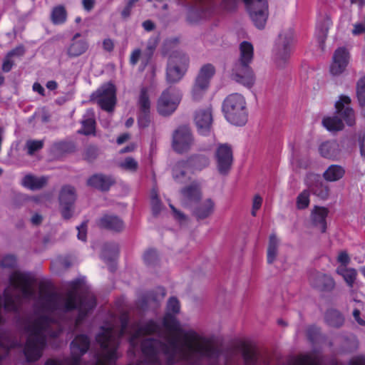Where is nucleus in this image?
<instances>
[{"mask_svg":"<svg viewBox=\"0 0 365 365\" xmlns=\"http://www.w3.org/2000/svg\"><path fill=\"white\" fill-rule=\"evenodd\" d=\"M128 326V319L124 317L120 319L118 329L111 324L101 327L96 340L101 351L95 354L93 365H115L120 338L125 334ZM90 346L91 339L86 334H78L70 344L71 358L48 359L44 365H80L81 356L87 353Z\"/></svg>","mask_w":365,"mask_h":365,"instance_id":"obj_1","label":"nucleus"},{"mask_svg":"<svg viewBox=\"0 0 365 365\" xmlns=\"http://www.w3.org/2000/svg\"><path fill=\"white\" fill-rule=\"evenodd\" d=\"M33 319L31 316L23 320L24 329L28 334L24 354L28 362L38 361L47 344V338H56L63 331L60 323L54 318L44 314L37 315Z\"/></svg>","mask_w":365,"mask_h":365,"instance_id":"obj_2","label":"nucleus"},{"mask_svg":"<svg viewBox=\"0 0 365 365\" xmlns=\"http://www.w3.org/2000/svg\"><path fill=\"white\" fill-rule=\"evenodd\" d=\"M185 347H188L186 342L182 346L175 337H169L166 342L155 338H147L140 344L142 353L146 359L145 365H162L160 352L166 356V365H174L178 361L192 365L188 361V357L183 354Z\"/></svg>","mask_w":365,"mask_h":365,"instance_id":"obj_3","label":"nucleus"},{"mask_svg":"<svg viewBox=\"0 0 365 365\" xmlns=\"http://www.w3.org/2000/svg\"><path fill=\"white\" fill-rule=\"evenodd\" d=\"M163 325L168 331L178 334V336L173 337L179 340L180 346L186 342L188 347L184 349L183 354L188 357L189 363L192 365H199L205 356V338L200 336L194 331L182 329L176 317L169 312L165 314Z\"/></svg>","mask_w":365,"mask_h":365,"instance_id":"obj_4","label":"nucleus"},{"mask_svg":"<svg viewBox=\"0 0 365 365\" xmlns=\"http://www.w3.org/2000/svg\"><path fill=\"white\" fill-rule=\"evenodd\" d=\"M67 299L62 304L58 295L51 292L45 295L46 304L53 311H61L64 313L77 309L78 313L75 320L76 326L79 325L87 317L88 314L96 306V299L93 295L78 296L73 292H68Z\"/></svg>","mask_w":365,"mask_h":365,"instance_id":"obj_5","label":"nucleus"},{"mask_svg":"<svg viewBox=\"0 0 365 365\" xmlns=\"http://www.w3.org/2000/svg\"><path fill=\"white\" fill-rule=\"evenodd\" d=\"M212 120L211 108H207V138L209 137V148L213 150L217 169L221 174H227L233 163V151L227 143H217L214 135L211 133L209 125Z\"/></svg>","mask_w":365,"mask_h":365,"instance_id":"obj_6","label":"nucleus"},{"mask_svg":"<svg viewBox=\"0 0 365 365\" xmlns=\"http://www.w3.org/2000/svg\"><path fill=\"white\" fill-rule=\"evenodd\" d=\"M222 111L227 122L236 126L245 125L248 120L245 98L240 93L228 95L223 101Z\"/></svg>","mask_w":365,"mask_h":365,"instance_id":"obj_7","label":"nucleus"},{"mask_svg":"<svg viewBox=\"0 0 365 365\" xmlns=\"http://www.w3.org/2000/svg\"><path fill=\"white\" fill-rule=\"evenodd\" d=\"M219 2L220 6L227 10L233 9L237 0H207V4ZM246 4L250 18L255 25L259 28L264 27L268 17V7L266 0H243Z\"/></svg>","mask_w":365,"mask_h":365,"instance_id":"obj_8","label":"nucleus"},{"mask_svg":"<svg viewBox=\"0 0 365 365\" xmlns=\"http://www.w3.org/2000/svg\"><path fill=\"white\" fill-rule=\"evenodd\" d=\"M189 66L188 56L180 51L170 54L166 68V80L168 83H176L185 76Z\"/></svg>","mask_w":365,"mask_h":365,"instance_id":"obj_9","label":"nucleus"},{"mask_svg":"<svg viewBox=\"0 0 365 365\" xmlns=\"http://www.w3.org/2000/svg\"><path fill=\"white\" fill-rule=\"evenodd\" d=\"M182 195V205L188 209L192 210L193 215L197 220L205 218V208L204 206H198L201 200L202 194L200 187L196 183L182 188L181 190Z\"/></svg>","mask_w":365,"mask_h":365,"instance_id":"obj_10","label":"nucleus"},{"mask_svg":"<svg viewBox=\"0 0 365 365\" xmlns=\"http://www.w3.org/2000/svg\"><path fill=\"white\" fill-rule=\"evenodd\" d=\"M35 280V277L31 272L20 270L12 272L9 277L10 285L14 289L20 291L25 299H30L34 297L35 293L32 289V285Z\"/></svg>","mask_w":365,"mask_h":365,"instance_id":"obj_11","label":"nucleus"},{"mask_svg":"<svg viewBox=\"0 0 365 365\" xmlns=\"http://www.w3.org/2000/svg\"><path fill=\"white\" fill-rule=\"evenodd\" d=\"M182 99L180 90L169 87L163 91L158 98L157 110L162 116H170L178 108Z\"/></svg>","mask_w":365,"mask_h":365,"instance_id":"obj_12","label":"nucleus"},{"mask_svg":"<svg viewBox=\"0 0 365 365\" xmlns=\"http://www.w3.org/2000/svg\"><path fill=\"white\" fill-rule=\"evenodd\" d=\"M91 101H96L103 110L111 112L116 104V89L112 83H106L91 93Z\"/></svg>","mask_w":365,"mask_h":365,"instance_id":"obj_13","label":"nucleus"},{"mask_svg":"<svg viewBox=\"0 0 365 365\" xmlns=\"http://www.w3.org/2000/svg\"><path fill=\"white\" fill-rule=\"evenodd\" d=\"M294 43V34L292 29L282 31L277 40L274 55L278 62H284L290 56Z\"/></svg>","mask_w":365,"mask_h":365,"instance_id":"obj_14","label":"nucleus"},{"mask_svg":"<svg viewBox=\"0 0 365 365\" xmlns=\"http://www.w3.org/2000/svg\"><path fill=\"white\" fill-rule=\"evenodd\" d=\"M193 140L190 128L187 125H180L173 133L172 148L177 153L182 154L190 150Z\"/></svg>","mask_w":365,"mask_h":365,"instance_id":"obj_15","label":"nucleus"},{"mask_svg":"<svg viewBox=\"0 0 365 365\" xmlns=\"http://www.w3.org/2000/svg\"><path fill=\"white\" fill-rule=\"evenodd\" d=\"M76 200L75 188L71 185L63 186L58 196L59 210L63 220H70L74 212Z\"/></svg>","mask_w":365,"mask_h":365,"instance_id":"obj_16","label":"nucleus"},{"mask_svg":"<svg viewBox=\"0 0 365 365\" xmlns=\"http://www.w3.org/2000/svg\"><path fill=\"white\" fill-rule=\"evenodd\" d=\"M329 210L325 207L314 206L307 220V227L313 228L317 232L324 233L327 228V217Z\"/></svg>","mask_w":365,"mask_h":365,"instance_id":"obj_17","label":"nucleus"},{"mask_svg":"<svg viewBox=\"0 0 365 365\" xmlns=\"http://www.w3.org/2000/svg\"><path fill=\"white\" fill-rule=\"evenodd\" d=\"M161 329L160 325L153 319H150L142 324L137 326L136 329L129 336L130 346L135 349L138 344V339L143 335L153 334H160Z\"/></svg>","mask_w":365,"mask_h":365,"instance_id":"obj_18","label":"nucleus"},{"mask_svg":"<svg viewBox=\"0 0 365 365\" xmlns=\"http://www.w3.org/2000/svg\"><path fill=\"white\" fill-rule=\"evenodd\" d=\"M97 226L101 230L119 233L124 230L123 220L115 215L104 214L96 221Z\"/></svg>","mask_w":365,"mask_h":365,"instance_id":"obj_19","label":"nucleus"},{"mask_svg":"<svg viewBox=\"0 0 365 365\" xmlns=\"http://www.w3.org/2000/svg\"><path fill=\"white\" fill-rule=\"evenodd\" d=\"M231 76L233 80L247 88H251L255 84V74L248 66L235 64Z\"/></svg>","mask_w":365,"mask_h":365,"instance_id":"obj_20","label":"nucleus"},{"mask_svg":"<svg viewBox=\"0 0 365 365\" xmlns=\"http://www.w3.org/2000/svg\"><path fill=\"white\" fill-rule=\"evenodd\" d=\"M221 339L219 337H207V365H217L221 358L225 357L221 346Z\"/></svg>","mask_w":365,"mask_h":365,"instance_id":"obj_21","label":"nucleus"},{"mask_svg":"<svg viewBox=\"0 0 365 365\" xmlns=\"http://www.w3.org/2000/svg\"><path fill=\"white\" fill-rule=\"evenodd\" d=\"M115 183V179L113 176L103 173H95L86 182L88 186L101 192H108Z\"/></svg>","mask_w":365,"mask_h":365,"instance_id":"obj_22","label":"nucleus"},{"mask_svg":"<svg viewBox=\"0 0 365 365\" xmlns=\"http://www.w3.org/2000/svg\"><path fill=\"white\" fill-rule=\"evenodd\" d=\"M342 146L335 140H327L321 143L318 148L319 155L326 159L338 160L341 157Z\"/></svg>","mask_w":365,"mask_h":365,"instance_id":"obj_23","label":"nucleus"},{"mask_svg":"<svg viewBox=\"0 0 365 365\" xmlns=\"http://www.w3.org/2000/svg\"><path fill=\"white\" fill-rule=\"evenodd\" d=\"M349 59V53L344 48L336 49L333 56V61L330 66V72L332 75L338 76L342 73L348 65Z\"/></svg>","mask_w":365,"mask_h":365,"instance_id":"obj_24","label":"nucleus"},{"mask_svg":"<svg viewBox=\"0 0 365 365\" xmlns=\"http://www.w3.org/2000/svg\"><path fill=\"white\" fill-rule=\"evenodd\" d=\"M351 100L348 96H342L336 103L337 115H340L348 125H352L355 122L353 110L350 107Z\"/></svg>","mask_w":365,"mask_h":365,"instance_id":"obj_25","label":"nucleus"},{"mask_svg":"<svg viewBox=\"0 0 365 365\" xmlns=\"http://www.w3.org/2000/svg\"><path fill=\"white\" fill-rule=\"evenodd\" d=\"M205 92V64L202 65L195 78L192 88L191 95L194 101L198 102L203 98Z\"/></svg>","mask_w":365,"mask_h":365,"instance_id":"obj_26","label":"nucleus"},{"mask_svg":"<svg viewBox=\"0 0 365 365\" xmlns=\"http://www.w3.org/2000/svg\"><path fill=\"white\" fill-rule=\"evenodd\" d=\"M88 43L86 39L71 41L66 48V54L71 58L78 57L83 54L88 48Z\"/></svg>","mask_w":365,"mask_h":365,"instance_id":"obj_27","label":"nucleus"},{"mask_svg":"<svg viewBox=\"0 0 365 365\" xmlns=\"http://www.w3.org/2000/svg\"><path fill=\"white\" fill-rule=\"evenodd\" d=\"M47 183V178L44 176L36 177L32 175H25L21 185L31 190H38L43 188Z\"/></svg>","mask_w":365,"mask_h":365,"instance_id":"obj_28","label":"nucleus"},{"mask_svg":"<svg viewBox=\"0 0 365 365\" xmlns=\"http://www.w3.org/2000/svg\"><path fill=\"white\" fill-rule=\"evenodd\" d=\"M118 244L114 242H106L103 246L101 258L106 262H113L118 256Z\"/></svg>","mask_w":365,"mask_h":365,"instance_id":"obj_29","label":"nucleus"},{"mask_svg":"<svg viewBox=\"0 0 365 365\" xmlns=\"http://www.w3.org/2000/svg\"><path fill=\"white\" fill-rule=\"evenodd\" d=\"M318 176L316 175H310L306 180V184L309 189L312 190L315 195L322 199H327L329 194V190L327 186L323 185L322 182H317L316 186L314 187L311 180L316 181Z\"/></svg>","mask_w":365,"mask_h":365,"instance_id":"obj_30","label":"nucleus"},{"mask_svg":"<svg viewBox=\"0 0 365 365\" xmlns=\"http://www.w3.org/2000/svg\"><path fill=\"white\" fill-rule=\"evenodd\" d=\"M345 172L344 168L341 165H331L323 173V177L328 182H336L343 178Z\"/></svg>","mask_w":365,"mask_h":365,"instance_id":"obj_31","label":"nucleus"},{"mask_svg":"<svg viewBox=\"0 0 365 365\" xmlns=\"http://www.w3.org/2000/svg\"><path fill=\"white\" fill-rule=\"evenodd\" d=\"M205 160L204 155L194 154L190 155L186 160L179 162V165H181L184 168L201 170L204 168Z\"/></svg>","mask_w":365,"mask_h":365,"instance_id":"obj_32","label":"nucleus"},{"mask_svg":"<svg viewBox=\"0 0 365 365\" xmlns=\"http://www.w3.org/2000/svg\"><path fill=\"white\" fill-rule=\"evenodd\" d=\"M279 245V239L274 235H270L267 250V263L272 264L276 261L278 255Z\"/></svg>","mask_w":365,"mask_h":365,"instance_id":"obj_33","label":"nucleus"},{"mask_svg":"<svg viewBox=\"0 0 365 365\" xmlns=\"http://www.w3.org/2000/svg\"><path fill=\"white\" fill-rule=\"evenodd\" d=\"M240 62L237 64L248 66L253 57V46L247 42L243 41L240 46Z\"/></svg>","mask_w":365,"mask_h":365,"instance_id":"obj_34","label":"nucleus"},{"mask_svg":"<svg viewBox=\"0 0 365 365\" xmlns=\"http://www.w3.org/2000/svg\"><path fill=\"white\" fill-rule=\"evenodd\" d=\"M336 272L343 277L349 287L353 288L357 276L356 269L347 267H337Z\"/></svg>","mask_w":365,"mask_h":365,"instance_id":"obj_35","label":"nucleus"},{"mask_svg":"<svg viewBox=\"0 0 365 365\" xmlns=\"http://www.w3.org/2000/svg\"><path fill=\"white\" fill-rule=\"evenodd\" d=\"M51 20L54 25L63 24L67 20V11L63 5L53 8L51 13Z\"/></svg>","mask_w":365,"mask_h":365,"instance_id":"obj_36","label":"nucleus"},{"mask_svg":"<svg viewBox=\"0 0 365 365\" xmlns=\"http://www.w3.org/2000/svg\"><path fill=\"white\" fill-rule=\"evenodd\" d=\"M322 124L329 131H338L344 128L342 120L337 115L325 116L322 120Z\"/></svg>","mask_w":365,"mask_h":365,"instance_id":"obj_37","label":"nucleus"},{"mask_svg":"<svg viewBox=\"0 0 365 365\" xmlns=\"http://www.w3.org/2000/svg\"><path fill=\"white\" fill-rule=\"evenodd\" d=\"M51 150L57 155L72 153L75 150V145L72 142L61 140L53 143Z\"/></svg>","mask_w":365,"mask_h":365,"instance_id":"obj_38","label":"nucleus"},{"mask_svg":"<svg viewBox=\"0 0 365 365\" xmlns=\"http://www.w3.org/2000/svg\"><path fill=\"white\" fill-rule=\"evenodd\" d=\"M138 106L139 107L140 112L150 111V101L148 95V91L146 87H143L140 89Z\"/></svg>","mask_w":365,"mask_h":365,"instance_id":"obj_39","label":"nucleus"},{"mask_svg":"<svg viewBox=\"0 0 365 365\" xmlns=\"http://www.w3.org/2000/svg\"><path fill=\"white\" fill-rule=\"evenodd\" d=\"M194 122L197 127L198 133L205 135V109H199L195 112Z\"/></svg>","mask_w":365,"mask_h":365,"instance_id":"obj_40","label":"nucleus"},{"mask_svg":"<svg viewBox=\"0 0 365 365\" xmlns=\"http://www.w3.org/2000/svg\"><path fill=\"white\" fill-rule=\"evenodd\" d=\"M82 128L78 130L79 134L90 135H94L96 131V120L93 118L87 117L82 122Z\"/></svg>","mask_w":365,"mask_h":365,"instance_id":"obj_41","label":"nucleus"},{"mask_svg":"<svg viewBox=\"0 0 365 365\" xmlns=\"http://www.w3.org/2000/svg\"><path fill=\"white\" fill-rule=\"evenodd\" d=\"M310 189H306L300 192L296 198V207L298 210L307 208L310 203Z\"/></svg>","mask_w":365,"mask_h":365,"instance_id":"obj_42","label":"nucleus"},{"mask_svg":"<svg viewBox=\"0 0 365 365\" xmlns=\"http://www.w3.org/2000/svg\"><path fill=\"white\" fill-rule=\"evenodd\" d=\"M4 308L7 312L14 313H18L19 310L14 296L6 290L4 292Z\"/></svg>","mask_w":365,"mask_h":365,"instance_id":"obj_43","label":"nucleus"},{"mask_svg":"<svg viewBox=\"0 0 365 365\" xmlns=\"http://www.w3.org/2000/svg\"><path fill=\"white\" fill-rule=\"evenodd\" d=\"M205 11L203 9L192 8L189 9L187 16V21L190 24H197L203 18Z\"/></svg>","mask_w":365,"mask_h":365,"instance_id":"obj_44","label":"nucleus"},{"mask_svg":"<svg viewBox=\"0 0 365 365\" xmlns=\"http://www.w3.org/2000/svg\"><path fill=\"white\" fill-rule=\"evenodd\" d=\"M241 346L245 364L247 365H253L256 360L255 353L244 342L241 344Z\"/></svg>","mask_w":365,"mask_h":365,"instance_id":"obj_45","label":"nucleus"},{"mask_svg":"<svg viewBox=\"0 0 365 365\" xmlns=\"http://www.w3.org/2000/svg\"><path fill=\"white\" fill-rule=\"evenodd\" d=\"M263 204V197L259 194L255 193L251 199V215L253 217L257 216L258 211L261 209Z\"/></svg>","mask_w":365,"mask_h":365,"instance_id":"obj_46","label":"nucleus"},{"mask_svg":"<svg viewBox=\"0 0 365 365\" xmlns=\"http://www.w3.org/2000/svg\"><path fill=\"white\" fill-rule=\"evenodd\" d=\"M143 259L147 265H155L158 260L157 251L155 249H148L143 255Z\"/></svg>","mask_w":365,"mask_h":365,"instance_id":"obj_47","label":"nucleus"},{"mask_svg":"<svg viewBox=\"0 0 365 365\" xmlns=\"http://www.w3.org/2000/svg\"><path fill=\"white\" fill-rule=\"evenodd\" d=\"M289 365H321L318 359L312 356H302Z\"/></svg>","mask_w":365,"mask_h":365,"instance_id":"obj_48","label":"nucleus"},{"mask_svg":"<svg viewBox=\"0 0 365 365\" xmlns=\"http://www.w3.org/2000/svg\"><path fill=\"white\" fill-rule=\"evenodd\" d=\"M27 153L29 155H33L35 152L41 150L43 146V141L39 140H29L26 143Z\"/></svg>","mask_w":365,"mask_h":365,"instance_id":"obj_49","label":"nucleus"},{"mask_svg":"<svg viewBox=\"0 0 365 365\" xmlns=\"http://www.w3.org/2000/svg\"><path fill=\"white\" fill-rule=\"evenodd\" d=\"M180 302L177 297H171L167 304V312L171 313L175 315L180 312Z\"/></svg>","mask_w":365,"mask_h":365,"instance_id":"obj_50","label":"nucleus"},{"mask_svg":"<svg viewBox=\"0 0 365 365\" xmlns=\"http://www.w3.org/2000/svg\"><path fill=\"white\" fill-rule=\"evenodd\" d=\"M327 320L332 326H339L343 322V318L336 311H331L327 315Z\"/></svg>","mask_w":365,"mask_h":365,"instance_id":"obj_51","label":"nucleus"},{"mask_svg":"<svg viewBox=\"0 0 365 365\" xmlns=\"http://www.w3.org/2000/svg\"><path fill=\"white\" fill-rule=\"evenodd\" d=\"M356 93L360 105L365 103V77L359 81L357 83Z\"/></svg>","mask_w":365,"mask_h":365,"instance_id":"obj_52","label":"nucleus"},{"mask_svg":"<svg viewBox=\"0 0 365 365\" xmlns=\"http://www.w3.org/2000/svg\"><path fill=\"white\" fill-rule=\"evenodd\" d=\"M150 123V111L140 112L138 116V124L140 128H145L149 126Z\"/></svg>","mask_w":365,"mask_h":365,"instance_id":"obj_53","label":"nucleus"},{"mask_svg":"<svg viewBox=\"0 0 365 365\" xmlns=\"http://www.w3.org/2000/svg\"><path fill=\"white\" fill-rule=\"evenodd\" d=\"M120 167L130 171H136L138 167V162L131 157H127L124 161L120 163Z\"/></svg>","mask_w":365,"mask_h":365,"instance_id":"obj_54","label":"nucleus"},{"mask_svg":"<svg viewBox=\"0 0 365 365\" xmlns=\"http://www.w3.org/2000/svg\"><path fill=\"white\" fill-rule=\"evenodd\" d=\"M155 49V45L152 43H148L146 48V51L143 53L142 56V64H143V66H146L148 63L149 61L150 60L153 52Z\"/></svg>","mask_w":365,"mask_h":365,"instance_id":"obj_55","label":"nucleus"},{"mask_svg":"<svg viewBox=\"0 0 365 365\" xmlns=\"http://www.w3.org/2000/svg\"><path fill=\"white\" fill-rule=\"evenodd\" d=\"M98 155V149L94 145L88 146L85 150V158L88 162H93Z\"/></svg>","mask_w":365,"mask_h":365,"instance_id":"obj_56","label":"nucleus"},{"mask_svg":"<svg viewBox=\"0 0 365 365\" xmlns=\"http://www.w3.org/2000/svg\"><path fill=\"white\" fill-rule=\"evenodd\" d=\"M16 265V259L14 255H6L1 261V266L4 268H14Z\"/></svg>","mask_w":365,"mask_h":365,"instance_id":"obj_57","label":"nucleus"},{"mask_svg":"<svg viewBox=\"0 0 365 365\" xmlns=\"http://www.w3.org/2000/svg\"><path fill=\"white\" fill-rule=\"evenodd\" d=\"M151 207L153 215L156 217L158 216L161 210H162V202L159 197H154L153 199H150Z\"/></svg>","mask_w":365,"mask_h":365,"instance_id":"obj_58","label":"nucleus"},{"mask_svg":"<svg viewBox=\"0 0 365 365\" xmlns=\"http://www.w3.org/2000/svg\"><path fill=\"white\" fill-rule=\"evenodd\" d=\"M25 52L26 50L24 46L21 44L9 51L6 54L8 55V57L11 58L13 56L21 57L25 54Z\"/></svg>","mask_w":365,"mask_h":365,"instance_id":"obj_59","label":"nucleus"},{"mask_svg":"<svg viewBox=\"0 0 365 365\" xmlns=\"http://www.w3.org/2000/svg\"><path fill=\"white\" fill-rule=\"evenodd\" d=\"M139 0H128L125 6L121 11L122 18L127 19L130 16V12H131V10H132L135 3H136Z\"/></svg>","mask_w":365,"mask_h":365,"instance_id":"obj_60","label":"nucleus"},{"mask_svg":"<svg viewBox=\"0 0 365 365\" xmlns=\"http://www.w3.org/2000/svg\"><path fill=\"white\" fill-rule=\"evenodd\" d=\"M86 227L87 222H83L79 226H77L78 235L77 237L78 240L81 241L86 240Z\"/></svg>","mask_w":365,"mask_h":365,"instance_id":"obj_61","label":"nucleus"},{"mask_svg":"<svg viewBox=\"0 0 365 365\" xmlns=\"http://www.w3.org/2000/svg\"><path fill=\"white\" fill-rule=\"evenodd\" d=\"M337 261L339 263L338 267H347L348 264L349 263L350 258L346 252L342 251L339 252L337 257Z\"/></svg>","mask_w":365,"mask_h":365,"instance_id":"obj_62","label":"nucleus"},{"mask_svg":"<svg viewBox=\"0 0 365 365\" xmlns=\"http://www.w3.org/2000/svg\"><path fill=\"white\" fill-rule=\"evenodd\" d=\"M14 64V61L11 60V57H8L6 54L2 63V71L5 73L9 72L12 69Z\"/></svg>","mask_w":365,"mask_h":365,"instance_id":"obj_63","label":"nucleus"},{"mask_svg":"<svg viewBox=\"0 0 365 365\" xmlns=\"http://www.w3.org/2000/svg\"><path fill=\"white\" fill-rule=\"evenodd\" d=\"M140 55L141 50L140 48H135V50H133L130 57V63L132 66L136 65L138 61H139Z\"/></svg>","mask_w":365,"mask_h":365,"instance_id":"obj_64","label":"nucleus"}]
</instances>
